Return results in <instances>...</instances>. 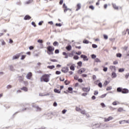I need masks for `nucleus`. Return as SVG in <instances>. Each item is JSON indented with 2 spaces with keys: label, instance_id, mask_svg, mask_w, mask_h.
Segmentation results:
<instances>
[{
  "label": "nucleus",
  "instance_id": "1",
  "mask_svg": "<svg viewBox=\"0 0 129 129\" xmlns=\"http://www.w3.org/2000/svg\"><path fill=\"white\" fill-rule=\"evenodd\" d=\"M41 82H49L50 81V75H44L40 78Z\"/></svg>",
  "mask_w": 129,
  "mask_h": 129
},
{
  "label": "nucleus",
  "instance_id": "2",
  "mask_svg": "<svg viewBox=\"0 0 129 129\" xmlns=\"http://www.w3.org/2000/svg\"><path fill=\"white\" fill-rule=\"evenodd\" d=\"M85 71H86V69L82 68L78 71V73L79 74H82V73H84V72H85Z\"/></svg>",
  "mask_w": 129,
  "mask_h": 129
},
{
  "label": "nucleus",
  "instance_id": "3",
  "mask_svg": "<svg viewBox=\"0 0 129 129\" xmlns=\"http://www.w3.org/2000/svg\"><path fill=\"white\" fill-rule=\"evenodd\" d=\"M113 119V117L112 116H109L108 118H104V121L107 122L109 121L110 120H112Z\"/></svg>",
  "mask_w": 129,
  "mask_h": 129
},
{
  "label": "nucleus",
  "instance_id": "4",
  "mask_svg": "<svg viewBox=\"0 0 129 129\" xmlns=\"http://www.w3.org/2000/svg\"><path fill=\"white\" fill-rule=\"evenodd\" d=\"M62 72H63V73H67L68 71H69V69L67 67L66 68H63L61 70Z\"/></svg>",
  "mask_w": 129,
  "mask_h": 129
},
{
  "label": "nucleus",
  "instance_id": "5",
  "mask_svg": "<svg viewBox=\"0 0 129 129\" xmlns=\"http://www.w3.org/2000/svg\"><path fill=\"white\" fill-rule=\"evenodd\" d=\"M20 56H21V54L19 53L18 54H16V55L13 56L12 59L13 60H16L17 59H19V58L20 57Z\"/></svg>",
  "mask_w": 129,
  "mask_h": 129
},
{
  "label": "nucleus",
  "instance_id": "6",
  "mask_svg": "<svg viewBox=\"0 0 129 129\" xmlns=\"http://www.w3.org/2000/svg\"><path fill=\"white\" fill-rule=\"evenodd\" d=\"M81 58H83L84 61H88V58L86 55L82 54L81 55Z\"/></svg>",
  "mask_w": 129,
  "mask_h": 129
},
{
  "label": "nucleus",
  "instance_id": "7",
  "mask_svg": "<svg viewBox=\"0 0 129 129\" xmlns=\"http://www.w3.org/2000/svg\"><path fill=\"white\" fill-rule=\"evenodd\" d=\"M82 90H83L84 92H89V91H90V88H83L82 89Z\"/></svg>",
  "mask_w": 129,
  "mask_h": 129
},
{
  "label": "nucleus",
  "instance_id": "8",
  "mask_svg": "<svg viewBox=\"0 0 129 129\" xmlns=\"http://www.w3.org/2000/svg\"><path fill=\"white\" fill-rule=\"evenodd\" d=\"M109 69L113 72L116 71V70L115 66H110L109 67Z\"/></svg>",
  "mask_w": 129,
  "mask_h": 129
},
{
  "label": "nucleus",
  "instance_id": "9",
  "mask_svg": "<svg viewBox=\"0 0 129 129\" xmlns=\"http://www.w3.org/2000/svg\"><path fill=\"white\" fill-rule=\"evenodd\" d=\"M54 50H55V49L54 48V47L49 46L47 47V51H51L52 52H54Z\"/></svg>",
  "mask_w": 129,
  "mask_h": 129
},
{
  "label": "nucleus",
  "instance_id": "10",
  "mask_svg": "<svg viewBox=\"0 0 129 129\" xmlns=\"http://www.w3.org/2000/svg\"><path fill=\"white\" fill-rule=\"evenodd\" d=\"M128 92L129 91L127 89H123V90H122V93L123 94H127L128 93Z\"/></svg>",
  "mask_w": 129,
  "mask_h": 129
},
{
  "label": "nucleus",
  "instance_id": "11",
  "mask_svg": "<svg viewBox=\"0 0 129 129\" xmlns=\"http://www.w3.org/2000/svg\"><path fill=\"white\" fill-rule=\"evenodd\" d=\"M63 8L64 9V12L66 13L69 10V9L67 8V6H66V5L65 4H63Z\"/></svg>",
  "mask_w": 129,
  "mask_h": 129
},
{
  "label": "nucleus",
  "instance_id": "12",
  "mask_svg": "<svg viewBox=\"0 0 129 129\" xmlns=\"http://www.w3.org/2000/svg\"><path fill=\"white\" fill-rule=\"evenodd\" d=\"M116 76H117L116 75V74L114 72H113L112 73V75H111V78H116Z\"/></svg>",
  "mask_w": 129,
  "mask_h": 129
},
{
  "label": "nucleus",
  "instance_id": "13",
  "mask_svg": "<svg viewBox=\"0 0 129 129\" xmlns=\"http://www.w3.org/2000/svg\"><path fill=\"white\" fill-rule=\"evenodd\" d=\"M27 79H30V78H32V73H29L27 74L26 76Z\"/></svg>",
  "mask_w": 129,
  "mask_h": 129
},
{
  "label": "nucleus",
  "instance_id": "14",
  "mask_svg": "<svg viewBox=\"0 0 129 129\" xmlns=\"http://www.w3.org/2000/svg\"><path fill=\"white\" fill-rule=\"evenodd\" d=\"M62 55H63V56H65V59H68V54H67V53L63 52H62Z\"/></svg>",
  "mask_w": 129,
  "mask_h": 129
},
{
  "label": "nucleus",
  "instance_id": "15",
  "mask_svg": "<svg viewBox=\"0 0 129 129\" xmlns=\"http://www.w3.org/2000/svg\"><path fill=\"white\" fill-rule=\"evenodd\" d=\"M77 7V9H76V11H79V10L81 9V4H78Z\"/></svg>",
  "mask_w": 129,
  "mask_h": 129
},
{
  "label": "nucleus",
  "instance_id": "16",
  "mask_svg": "<svg viewBox=\"0 0 129 129\" xmlns=\"http://www.w3.org/2000/svg\"><path fill=\"white\" fill-rule=\"evenodd\" d=\"M66 48L67 50H68V51H71V49H72V46H71V45H69L67 46Z\"/></svg>",
  "mask_w": 129,
  "mask_h": 129
},
{
  "label": "nucleus",
  "instance_id": "17",
  "mask_svg": "<svg viewBox=\"0 0 129 129\" xmlns=\"http://www.w3.org/2000/svg\"><path fill=\"white\" fill-rule=\"evenodd\" d=\"M93 126H96V127H100V126H101V123H97V124H95L93 125Z\"/></svg>",
  "mask_w": 129,
  "mask_h": 129
},
{
  "label": "nucleus",
  "instance_id": "18",
  "mask_svg": "<svg viewBox=\"0 0 129 129\" xmlns=\"http://www.w3.org/2000/svg\"><path fill=\"white\" fill-rule=\"evenodd\" d=\"M117 104H119V102L117 101H115L112 103L113 105H117Z\"/></svg>",
  "mask_w": 129,
  "mask_h": 129
},
{
  "label": "nucleus",
  "instance_id": "19",
  "mask_svg": "<svg viewBox=\"0 0 129 129\" xmlns=\"http://www.w3.org/2000/svg\"><path fill=\"white\" fill-rule=\"evenodd\" d=\"M9 70H11V71H14V67L13 66H9Z\"/></svg>",
  "mask_w": 129,
  "mask_h": 129
},
{
  "label": "nucleus",
  "instance_id": "20",
  "mask_svg": "<svg viewBox=\"0 0 129 129\" xmlns=\"http://www.w3.org/2000/svg\"><path fill=\"white\" fill-rule=\"evenodd\" d=\"M54 92H55V93H61V91H59L57 89H55L54 90Z\"/></svg>",
  "mask_w": 129,
  "mask_h": 129
},
{
  "label": "nucleus",
  "instance_id": "21",
  "mask_svg": "<svg viewBox=\"0 0 129 129\" xmlns=\"http://www.w3.org/2000/svg\"><path fill=\"white\" fill-rule=\"evenodd\" d=\"M30 19H31V17H30L29 15H26L24 17V20H30Z\"/></svg>",
  "mask_w": 129,
  "mask_h": 129
},
{
  "label": "nucleus",
  "instance_id": "22",
  "mask_svg": "<svg viewBox=\"0 0 129 129\" xmlns=\"http://www.w3.org/2000/svg\"><path fill=\"white\" fill-rule=\"evenodd\" d=\"M47 53L48 54V55H53V54H54L53 51L48 50H47Z\"/></svg>",
  "mask_w": 129,
  "mask_h": 129
},
{
  "label": "nucleus",
  "instance_id": "23",
  "mask_svg": "<svg viewBox=\"0 0 129 129\" xmlns=\"http://www.w3.org/2000/svg\"><path fill=\"white\" fill-rule=\"evenodd\" d=\"M114 10H118V7L115 4H112Z\"/></svg>",
  "mask_w": 129,
  "mask_h": 129
},
{
  "label": "nucleus",
  "instance_id": "24",
  "mask_svg": "<svg viewBox=\"0 0 129 129\" xmlns=\"http://www.w3.org/2000/svg\"><path fill=\"white\" fill-rule=\"evenodd\" d=\"M117 91L118 92H122V89H121V88H117Z\"/></svg>",
  "mask_w": 129,
  "mask_h": 129
},
{
  "label": "nucleus",
  "instance_id": "25",
  "mask_svg": "<svg viewBox=\"0 0 129 129\" xmlns=\"http://www.w3.org/2000/svg\"><path fill=\"white\" fill-rule=\"evenodd\" d=\"M21 90H24V91L27 92L28 91V88H27L26 87H24L21 89Z\"/></svg>",
  "mask_w": 129,
  "mask_h": 129
},
{
  "label": "nucleus",
  "instance_id": "26",
  "mask_svg": "<svg viewBox=\"0 0 129 129\" xmlns=\"http://www.w3.org/2000/svg\"><path fill=\"white\" fill-rule=\"evenodd\" d=\"M123 111V109L121 107H120L117 109V111H118L119 112H121V111Z\"/></svg>",
  "mask_w": 129,
  "mask_h": 129
},
{
  "label": "nucleus",
  "instance_id": "27",
  "mask_svg": "<svg viewBox=\"0 0 129 129\" xmlns=\"http://www.w3.org/2000/svg\"><path fill=\"white\" fill-rule=\"evenodd\" d=\"M47 68H49V69H53V68H55V66H48L47 67Z\"/></svg>",
  "mask_w": 129,
  "mask_h": 129
},
{
  "label": "nucleus",
  "instance_id": "28",
  "mask_svg": "<svg viewBox=\"0 0 129 129\" xmlns=\"http://www.w3.org/2000/svg\"><path fill=\"white\" fill-rule=\"evenodd\" d=\"M95 62H97V63L101 62V61H100V59H99L98 58H96V59H95Z\"/></svg>",
  "mask_w": 129,
  "mask_h": 129
},
{
  "label": "nucleus",
  "instance_id": "29",
  "mask_svg": "<svg viewBox=\"0 0 129 129\" xmlns=\"http://www.w3.org/2000/svg\"><path fill=\"white\" fill-rule=\"evenodd\" d=\"M76 110L77 111H81V109H80V107H76Z\"/></svg>",
  "mask_w": 129,
  "mask_h": 129
},
{
  "label": "nucleus",
  "instance_id": "30",
  "mask_svg": "<svg viewBox=\"0 0 129 129\" xmlns=\"http://www.w3.org/2000/svg\"><path fill=\"white\" fill-rule=\"evenodd\" d=\"M53 46H58V45H59V43H58V42L57 41H55L53 44Z\"/></svg>",
  "mask_w": 129,
  "mask_h": 129
},
{
  "label": "nucleus",
  "instance_id": "31",
  "mask_svg": "<svg viewBox=\"0 0 129 129\" xmlns=\"http://www.w3.org/2000/svg\"><path fill=\"white\" fill-rule=\"evenodd\" d=\"M106 95H107V94H103L101 96H100V98H104V97H105V96H106Z\"/></svg>",
  "mask_w": 129,
  "mask_h": 129
},
{
  "label": "nucleus",
  "instance_id": "32",
  "mask_svg": "<svg viewBox=\"0 0 129 129\" xmlns=\"http://www.w3.org/2000/svg\"><path fill=\"white\" fill-rule=\"evenodd\" d=\"M74 59L75 60H78L79 59V57L78 56H77V55H75L74 56Z\"/></svg>",
  "mask_w": 129,
  "mask_h": 129
},
{
  "label": "nucleus",
  "instance_id": "33",
  "mask_svg": "<svg viewBox=\"0 0 129 129\" xmlns=\"http://www.w3.org/2000/svg\"><path fill=\"white\" fill-rule=\"evenodd\" d=\"M74 53V51H72V53H70L69 55V57H73Z\"/></svg>",
  "mask_w": 129,
  "mask_h": 129
},
{
  "label": "nucleus",
  "instance_id": "34",
  "mask_svg": "<svg viewBox=\"0 0 129 129\" xmlns=\"http://www.w3.org/2000/svg\"><path fill=\"white\" fill-rule=\"evenodd\" d=\"M70 69H71V70L74 71V70H75V68H74V66H71L70 67Z\"/></svg>",
  "mask_w": 129,
  "mask_h": 129
},
{
  "label": "nucleus",
  "instance_id": "35",
  "mask_svg": "<svg viewBox=\"0 0 129 129\" xmlns=\"http://www.w3.org/2000/svg\"><path fill=\"white\" fill-rule=\"evenodd\" d=\"M1 43H2V46H5V45H6V42H5V41H4V40H2V41H1Z\"/></svg>",
  "mask_w": 129,
  "mask_h": 129
},
{
  "label": "nucleus",
  "instance_id": "36",
  "mask_svg": "<svg viewBox=\"0 0 129 129\" xmlns=\"http://www.w3.org/2000/svg\"><path fill=\"white\" fill-rule=\"evenodd\" d=\"M83 43L84 44H88L89 43V41L88 40H84L83 41Z\"/></svg>",
  "mask_w": 129,
  "mask_h": 129
},
{
  "label": "nucleus",
  "instance_id": "37",
  "mask_svg": "<svg viewBox=\"0 0 129 129\" xmlns=\"http://www.w3.org/2000/svg\"><path fill=\"white\" fill-rule=\"evenodd\" d=\"M78 66H80V67H81V66H82V61L78 62Z\"/></svg>",
  "mask_w": 129,
  "mask_h": 129
},
{
  "label": "nucleus",
  "instance_id": "38",
  "mask_svg": "<svg viewBox=\"0 0 129 129\" xmlns=\"http://www.w3.org/2000/svg\"><path fill=\"white\" fill-rule=\"evenodd\" d=\"M81 113L82 114H86V112L85 111V110L81 111Z\"/></svg>",
  "mask_w": 129,
  "mask_h": 129
},
{
  "label": "nucleus",
  "instance_id": "39",
  "mask_svg": "<svg viewBox=\"0 0 129 129\" xmlns=\"http://www.w3.org/2000/svg\"><path fill=\"white\" fill-rule=\"evenodd\" d=\"M92 57V59H95V58H96V55L95 54H92L91 55Z\"/></svg>",
  "mask_w": 129,
  "mask_h": 129
},
{
  "label": "nucleus",
  "instance_id": "40",
  "mask_svg": "<svg viewBox=\"0 0 129 129\" xmlns=\"http://www.w3.org/2000/svg\"><path fill=\"white\" fill-rule=\"evenodd\" d=\"M98 86H99V87H100V88H102V83H99L98 84Z\"/></svg>",
  "mask_w": 129,
  "mask_h": 129
},
{
  "label": "nucleus",
  "instance_id": "41",
  "mask_svg": "<svg viewBox=\"0 0 129 129\" xmlns=\"http://www.w3.org/2000/svg\"><path fill=\"white\" fill-rule=\"evenodd\" d=\"M104 39H105V40H107V39H108V36L106 35H104Z\"/></svg>",
  "mask_w": 129,
  "mask_h": 129
},
{
  "label": "nucleus",
  "instance_id": "42",
  "mask_svg": "<svg viewBox=\"0 0 129 129\" xmlns=\"http://www.w3.org/2000/svg\"><path fill=\"white\" fill-rule=\"evenodd\" d=\"M118 71L119 72H123V71H124V69H119Z\"/></svg>",
  "mask_w": 129,
  "mask_h": 129
},
{
  "label": "nucleus",
  "instance_id": "43",
  "mask_svg": "<svg viewBox=\"0 0 129 129\" xmlns=\"http://www.w3.org/2000/svg\"><path fill=\"white\" fill-rule=\"evenodd\" d=\"M119 122L120 124H121L122 123H124V122H125V120L119 121Z\"/></svg>",
  "mask_w": 129,
  "mask_h": 129
},
{
  "label": "nucleus",
  "instance_id": "44",
  "mask_svg": "<svg viewBox=\"0 0 129 129\" xmlns=\"http://www.w3.org/2000/svg\"><path fill=\"white\" fill-rule=\"evenodd\" d=\"M66 112H67V110L64 109V110H63L62 111V113L63 114H65V113H66Z\"/></svg>",
  "mask_w": 129,
  "mask_h": 129
},
{
  "label": "nucleus",
  "instance_id": "45",
  "mask_svg": "<svg viewBox=\"0 0 129 129\" xmlns=\"http://www.w3.org/2000/svg\"><path fill=\"white\" fill-rule=\"evenodd\" d=\"M78 81L79 82H80L81 83H82L83 82V80H82V79H78Z\"/></svg>",
  "mask_w": 129,
  "mask_h": 129
},
{
  "label": "nucleus",
  "instance_id": "46",
  "mask_svg": "<svg viewBox=\"0 0 129 129\" xmlns=\"http://www.w3.org/2000/svg\"><path fill=\"white\" fill-rule=\"evenodd\" d=\"M111 89H112V88L111 87H108L106 89V90H111Z\"/></svg>",
  "mask_w": 129,
  "mask_h": 129
},
{
  "label": "nucleus",
  "instance_id": "47",
  "mask_svg": "<svg viewBox=\"0 0 129 129\" xmlns=\"http://www.w3.org/2000/svg\"><path fill=\"white\" fill-rule=\"evenodd\" d=\"M116 56H117V57H118L119 58H120V57H121V54H120V53H117L116 54Z\"/></svg>",
  "mask_w": 129,
  "mask_h": 129
},
{
  "label": "nucleus",
  "instance_id": "48",
  "mask_svg": "<svg viewBox=\"0 0 129 129\" xmlns=\"http://www.w3.org/2000/svg\"><path fill=\"white\" fill-rule=\"evenodd\" d=\"M26 58V55H23L21 58V60H24Z\"/></svg>",
  "mask_w": 129,
  "mask_h": 129
},
{
  "label": "nucleus",
  "instance_id": "49",
  "mask_svg": "<svg viewBox=\"0 0 129 129\" xmlns=\"http://www.w3.org/2000/svg\"><path fill=\"white\" fill-rule=\"evenodd\" d=\"M38 43H40V44H42V43H43V40H41V39H39L37 41Z\"/></svg>",
  "mask_w": 129,
  "mask_h": 129
},
{
  "label": "nucleus",
  "instance_id": "50",
  "mask_svg": "<svg viewBox=\"0 0 129 129\" xmlns=\"http://www.w3.org/2000/svg\"><path fill=\"white\" fill-rule=\"evenodd\" d=\"M101 106H102V107H105V104H104V103H101Z\"/></svg>",
  "mask_w": 129,
  "mask_h": 129
},
{
  "label": "nucleus",
  "instance_id": "51",
  "mask_svg": "<svg viewBox=\"0 0 129 129\" xmlns=\"http://www.w3.org/2000/svg\"><path fill=\"white\" fill-rule=\"evenodd\" d=\"M31 3H33V0H29V1L26 2V4H27V5H28L29 4H31Z\"/></svg>",
  "mask_w": 129,
  "mask_h": 129
},
{
  "label": "nucleus",
  "instance_id": "52",
  "mask_svg": "<svg viewBox=\"0 0 129 129\" xmlns=\"http://www.w3.org/2000/svg\"><path fill=\"white\" fill-rule=\"evenodd\" d=\"M108 83H109L108 82L105 81L104 84V85H103V86H106V85H107V84H108Z\"/></svg>",
  "mask_w": 129,
  "mask_h": 129
},
{
  "label": "nucleus",
  "instance_id": "53",
  "mask_svg": "<svg viewBox=\"0 0 129 129\" xmlns=\"http://www.w3.org/2000/svg\"><path fill=\"white\" fill-rule=\"evenodd\" d=\"M128 76H129V74L128 73L126 74L125 76V78H126V79H127V78H128Z\"/></svg>",
  "mask_w": 129,
  "mask_h": 129
},
{
  "label": "nucleus",
  "instance_id": "54",
  "mask_svg": "<svg viewBox=\"0 0 129 129\" xmlns=\"http://www.w3.org/2000/svg\"><path fill=\"white\" fill-rule=\"evenodd\" d=\"M56 26H57V27H61V26H62V25L61 24V23H59V24H58V23H56L55 24Z\"/></svg>",
  "mask_w": 129,
  "mask_h": 129
},
{
  "label": "nucleus",
  "instance_id": "55",
  "mask_svg": "<svg viewBox=\"0 0 129 129\" xmlns=\"http://www.w3.org/2000/svg\"><path fill=\"white\" fill-rule=\"evenodd\" d=\"M93 48H97V45L96 44H92Z\"/></svg>",
  "mask_w": 129,
  "mask_h": 129
},
{
  "label": "nucleus",
  "instance_id": "56",
  "mask_svg": "<svg viewBox=\"0 0 129 129\" xmlns=\"http://www.w3.org/2000/svg\"><path fill=\"white\" fill-rule=\"evenodd\" d=\"M94 94V95H97V94H98V91H95Z\"/></svg>",
  "mask_w": 129,
  "mask_h": 129
},
{
  "label": "nucleus",
  "instance_id": "57",
  "mask_svg": "<svg viewBox=\"0 0 129 129\" xmlns=\"http://www.w3.org/2000/svg\"><path fill=\"white\" fill-rule=\"evenodd\" d=\"M55 73H56V74L57 75H59V74H61V72H59V71H57L55 72Z\"/></svg>",
  "mask_w": 129,
  "mask_h": 129
},
{
  "label": "nucleus",
  "instance_id": "58",
  "mask_svg": "<svg viewBox=\"0 0 129 129\" xmlns=\"http://www.w3.org/2000/svg\"><path fill=\"white\" fill-rule=\"evenodd\" d=\"M55 54H59V50L58 49H56L55 50Z\"/></svg>",
  "mask_w": 129,
  "mask_h": 129
},
{
  "label": "nucleus",
  "instance_id": "59",
  "mask_svg": "<svg viewBox=\"0 0 129 129\" xmlns=\"http://www.w3.org/2000/svg\"><path fill=\"white\" fill-rule=\"evenodd\" d=\"M76 54H77V55H81L82 52L81 51H79L78 52H76Z\"/></svg>",
  "mask_w": 129,
  "mask_h": 129
},
{
  "label": "nucleus",
  "instance_id": "60",
  "mask_svg": "<svg viewBox=\"0 0 129 129\" xmlns=\"http://www.w3.org/2000/svg\"><path fill=\"white\" fill-rule=\"evenodd\" d=\"M103 71H104V72H106V71H107V68L104 67L103 69Z\"/></svg>",
  "mask_w": 129,
  "mask_h": 129
},
{
  "label": "nucleus",
  "instance_id": "61",
  "mask_svg": "<svg viewBox=\"0 0 129 129\" xmlns=\"http://www.w3.org/2000/svg\"><path fill=\"white\" fill-rule=\"evenodd\" d=\"M7 88H8V89H10V88H12V86L11 85H8L7 86Z\"/></svg>",
  "mask_w": 129,
  "mask_h": 129
},
{
  "label": "nucleus",
  "instance_id": "62",
  "mask_svg": "<svg viewBox=\"0 0 129 129\" xmlns=\"http://www.w3.org/2000/svg\"><path fill=\"white\" fill-rule=\"evenodd\" d=\"M89 8L91 9V10H94V7H93V6H90Z\"/></svg>",
  "mask_w": 129,
  "mask_h": 129
},
{
  "label": "nucleus",
  "instance_id": "63",
  "mask_svg": "<svg viewBox=\"0 0 129 129\" xmlns=\"http://www.w3.org/2000/svg\"><path fill=\"white\" fill-rule=\"evenodd\" d=\"M64 83L66 85H68V84H69V82L68 81H65Z\"/></svg>",
  "mask_w": 129,
  "mask_h": 129
},
{
  "label": "nucleus",
  "instance_id": "64",
  "mask_svg": "<svg viewBox=\"0 0 129 129\" xmlns=\"http://www.w3.org/2000/svg\"><path fill=\"white\" fill-rule=\"evenodd\" d=\"M50 61L51 62H57V60L56 59H50Z\"/></svg>",
  "mask_w": 129,
  "mask_h": 129
}]
</instances>
